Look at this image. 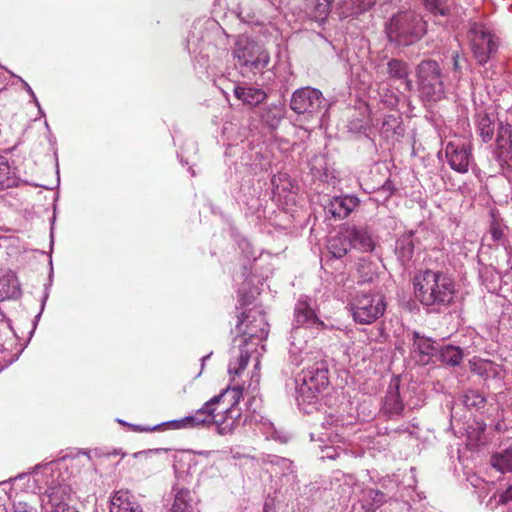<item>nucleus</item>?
Here are the masks:
<instances>
[{
    "label": "nucleus",
    "instance_id": "obj_1",
    "mask_svg": "<svg viewBox=\"0 0 512 512\" xmlns=\"http://www.w3.org/2000/svg\"><path fill=\"white\" fill-rule=\"evenodd\" d=\"M416 299L430 311L440 312L453 303L455 283L442 271L426 269L413 278Z\"/></svg>",
    "mask_w": 512,
    "mask_h": 512
},
{
    "label": "nucleus",
    "instance_id": "obj_2",
    "mask_svg": "<svg viewBox=\"0 0 512 512\" xmlns=\"http://www.w3.org/2000/svg\"><path fill=\"white\" fill-rule=\"evenodd\" d=\"M385 32L390 43L406 47L422 38L426 33V24L416 12L400 11L386 22Z\"/></svg>",
    "mask_w": 512,
    "mask_h": 512
},
{
    "label": "nucleus",
    "instance_id": "obj_3",
    "mask_svg": "<svg viewBox=\"0 0 512 512\" xmlns=\"http://www.w3.org/2000/svg\"><path fill=\"white\" fill-rule=\"evenodd\" d=\"M329 385V370L326 361L320 360L307 366L300 374V383L297 385L298 404H311L318 399Z\"/></svg>",
    "mask_w": 512,
    "mask_h": 512
},
{
    "label": "nucleus",
    "instance_id": "obj_4",
    "mask_svg": "<svg viewBox=\"0 0 512 512\" xmlns=\"http://www.w3.org/2000/svg\"><path fill=\"white\" fill-rule=\"evenodd\" d=\"M415 73L418 91L424 101L437 102L445 97L443 73L437 61H421L416 66Z\"/></svg>",
    "mask_w": 512,
    "mask_h": 512
},
{
    "label": "nucleus",
    "instance_id": "obj_5",
    "mask_svg": "<svg viewBox=\"0 0 512 512\" xmlns=\"http://www.w3.org/2000/svg\"><path fill=\"white\" fill-rule=\"evenodd\" d=\"M467 38L472 55L479 65H485L498 51V37L483 22H469Z\"/></svg>",
    "mask_w": 512,
    "mask_h": 512
},
{
    "label": "nucleus",
    "instance_id": "obj_6",
    "mask_svg": "<svg viewBox=\"0 0 512 512\" xmlns=\"http://www.w3.org/2000/svg\"><path fill=\"white\" fill-rule=\"evenodd\" d=\"M329 103L322 92L312 87H302L292 93L290 108L306 119L320 118L327 111Z\"/></svg>",
    "mask_w": 512,
    "mask_h": 512
},
{
    "label": "nucleus",
    "instance_id": "obj_7",
    "mask_svg": "<svg viewBox=\"0 0 512 512\" xmlns=\"http://www.w3.org/2000/svg\"><path fill=\"white\" fill-rule=\"evenodd\" d=\"M233 57L241 67L260 71L270 62L269 53L246 36H239L233 48Z\"/></svg>",
    "mask_w": 512,
    "mask_h": 512
},
{
    "label": "nucleus",
    "instance_id": "obj_8",
    "mask_svg": "<svg viewBox=\"0 0 512 512\" xmlns=\"http://www.w3.org/2000/svg\"><path fill=\"white\" fill-rule=\"evenodd\" d=\"M386 304L380 294L357 292L351 301V309L355 322L371 324L381 317Z\"/></svg>",
    "mask_w": 512,
    "mask_h": 512
},
{
    "label": "nucleus",
    "instance_id": "obj_9",
    "mask_svg": "<svg viewBox=\"0 0 512 512\" xmlns=\"http://www.w3.org/2000/svg\"><path fill=\"white\" fill-rule=\"evenodd\" d=\"M268 326L262 312L249 310L247 313L242 312L238 316L236 331L242 337V342L246 345L248 341H262L266 339L269 332Z\"/></svg>",
    "mask_w": 512,
    "mask_h": 512
},
{
    "label": "nucleus",
    "instance_id": "obj_10",
    "mask_svg": "<svg viewBox=\"0 0 512 512\" xmlns=\"http://www.w3.org/2000/svg\"><path fill=\"white\" fill-rule=\"evenodd\" d=\"M224 398V394H219L208 400L203 407L198 409L194 415L186 416L179 420H172L162 423L163 426H168L171 429H184L192 428L200 425H205L212 421V412L215 411V406L220 403Z\"/></svg>",
    "mask_w": 512,
    "mask_h": 512
},
{
    "label": "nucleus",
    "instance_id": "obj_11",
    "mask_svg": "<svg viewBox=\"0 0 512 512\" xmlns=\"http://www.w3.org/2000/svg\"><path fill=\"white\" fill-rule=\"evenodd\" d=\"M242 392L243 390L239 386L233 387L232 389H227L226 391L222 392L221 394H224V397L226 395H231L233 403L229 408L225 410V416H214V412H212V421L206 425L215 424L217 427V432L220 435L231 434L235 428L237 419L241 415L240 409L236 408V404L242 397Z\"/></svg>",
    "mask_w": 512,
    "mask_h": 512
},
{
    "label": "nucleus",
    "instance_id": "obj_12",
    "mask_svg": "<svg viewBox=\"0 0 512 512\" xmlns=\"http://www.w3.org/2000/svg\"><path fill=\"white\" fill-rule=\"evenodd\" d=\"M293 325L294 332L301 327L316 329L324 327V322L317 317L306 296H301L295 304Z\"/></svg>",
    "mask_w": 512,
    "mask_h": 512
},
{
    "label": "nucleus",
    "instance_id": "obj_13",
    "mask_svg": "<svg viewBox=\"0 0 512 512\" xmlns=\"http://www.w3.org/2000/svg\"><path fill=\"white\" fill-rule=\"evenodd\" d=\"M445 154L450 167L459 173H466L472 159L470 145L464 142H449L445 148Z\"/></svg>",
    "mask_w": 512,
    "mask_h": 512
},
{
    "label": "nucleus",
    "instance_id": "obj_14",
    "mask_svg": "<svg viewBox=\"0 0 512 512\" xmlns=\"http://www.w3.org/2000/svg\"><path fill=\"white\" fill-rule=\"evenodd\" d=\"M411 354L417 362L422 365L429 364L433 356H437L438 344L432 339L420 335L418 332L411 333Z\"/></svg>",
    "mask_w": 512,
    "mask_h": 512
},
{
    "label": "nucleus",
    "instance_id": "obj_15",
    "mask_svg": "<svg viewBox=\"0 0 512 512\" xmlns=\"http://www.w3.org/2000/svg\"><path fill=\"white\" fill-rule=\"evenodd\" d=\"M110 512H144L128 489H119L110 497Z\"/></svg>",
    "mask_w": 512,
    "mask_h": 512
},
{
    "label": "nucleus",
    "instance_id": "obj_16",
    "mask_svg": "<svg viewBox=\"0 0 512 512\" xmlns=\"http://www.w3.org/2000/svg\"><path fill=\"white\" fill-rule=\"evenodd\" d=\"M382 412L392 418L400 416L404 410V404L399 393V380L393 379L386 391L381 408Z\"/></svg>",
    "mask_w": 512,
    "mask_h": 512
},
{
    "label": "nucleus",
    "instance_id": "obj_17",
    "mask_svg": "<svg viewBox=\"0 0 512 512\" xmlns=\"http://www.w3.org/2000/svg\"><path fill=\"white\" fill-rule=\"evenodd\" d=\"M512 130L509 123L500 122L498 124L496 145L497 157L499 161L509 164L512 160Z\"/></svg>",
    "mask_w": 512,
    "mask_h": 512
},
{
    "label": "nucleus",
    "instance_id": "obj_18",
    "mask_svg": "<svg viewBox=\"0 0 512 512\" xmlns=\"http://www.w3.org/2000/svg\"><path fill=\"white\" fill-rule=\"evenodd\" d=\"M173 503L169 512H199L198 500L193 492L183 487H173Z\"/></svg>",
    "mask_w": 512,
    "mask_h": 512
},
{
    "label": "nucleus",
    "instance_id": "obj_19",
    "mask_svg": "<svg viewBox=\"0 0 512 512\" xmlns=\"http://www.w3.org/2000/svg\"><path fill=\"white\" fill-rule=\"evenodd\" d=\"M359 204L356 196L333 197L325 209L336 219L346 218Z\"/></svg>",
    "mask_w": 512,
    "mask_h": 512
},
{
    "label": "nucleus",
    "instance_id": "obj_20",
    "mask_svg": "<svg viewBox=\"0 0 512 512\" xmlns=\"http://www.w3.org/2000/svg\"><path fill=\"white\" fill-rule=\"evenodd\" d=\"M346 232L353 248L362 252H371L374 249V240L366 228L354 226L346 229Z\"/></svg>",
    "mask_w": 512,
    "mask_h": 512
},
{
    "label": "nucleus",
    "instance_id": "obj_21",
    "mask_svg": "<svg viewBox=\"0 0 512 512\" xmlns=\"http://www.w3.org/2000/svg\"><path fill=\"white\" fill-rule=\"evenodd\" d=\"M234 96L249 106H257L267 98L264 90L252 86H235Z\"/></svg>",
    "mask_w": 512,
    "mask_h": 512
},
{
    "label": "nucleus",
    "instance_id": "obj_22",
    "mask_svg": "<svg viewBox=\"0 0 512 512\" xmlns=\"http://www.w3.org/2000/svg\"><path fill=\"white\" fill-rule=\"evenodd\" d=\"M471 371L484 378H498L501 374V366L490 361L484 359H474L470 361Z\"/></svg>",
    "mask_w": 512,
    "mask_h": 512
},
{
    "label": "nucleus",
    "instance_id": "obj_23",
    "mask_svg": "<svg viewBox=\"0 0 512 512\" xmlns=\"http://www.w3.org/2000/svg\"><path fill=\"white\" fill-rule=\"evenodd\" d=\"M395 254L402 265L412 259L414 254L413 232L403 234L397 239Z\"/></svg>",
    "mask_w": 512,
    "mask_h": 512
},
{
    "label": "nucleus",
    "instance_id": "obj_24",
    "mask_svg": "<svg viewBox=\"0 0 512 512\" xmlns=\"http://www.w3.org/2000/svg\"><path fill=\"white\" fill-rule=\"evenodd\" d=\"M332 0H308V15L309 17L319 23H323L329 13Z\"/></svg>",
    "mask_w": 512,
    "mask_h": 512
},
{
    "label": "nucleus",
    "instance_id": "obj_25",
    "mask_svg": "<svg viewBox=\"0 0 512 512\" xmlns=\"http://www.w3.org/2000/svg\"><path fill=\"white\" fill-rule=\"evenodd\" d=\"M19 295V282L13 274H5L0 277V301L17 298Z\"/></svg>",
    "mask_w": 512,
    "mask_h": 512
},
{
    "label": "nucleus",
    "instance_id": "obj_26",
    "mask_svg": "<svg viewBox=\"0 0 512 512\" xmlns=\"http://www.w3.org/2000/svg\"><path fill=\"white\" fill-rule=\"evenodd\" d=\"M476 130L484 143L492 140L494 136V121L487 113L481 112L476 115Z\"/></svg>",
    "mask_w": 512,
    "mask_h": 512
},
{
    "label": "nucleus",
    "instance_id": "obj_27",
    "mask_svg": "<svg viewBox=\"0 0 512 512\" xmlns=\"http://www.w3.org/2000/svg\"><path fill=\"white\" fill-rule=\"evenodd\" d=\"M18 178L6 156L0 154V190L17 186Z\"/></svg>",
    "mask_w": 512,
    "mask_h": 512
},
{
    "label": "nucleus",
    "instance_id": "obj_28",
    "mask_svg": "<svg viewBox=\"0 0 512 512\" xmlns=\"http://www.w3.org/2000/svg\"><path fill=\"white\" fill-rule=\"evenodd\" d=\"M490 464L502 473L512 472V445L500 452L494 453L491 456Z\"/></svg>",
    "mask_w": 512,
    "mask_h": 512
},
{
    "label": "nucleus",
    "instance_id": "obj_29",
    "mask_svg": "<svg viewBox=\"0 0 512 512\" xmlns=\"http://www.w3.org/2000/svg\"><path fill=\"white\" fill-rule=\"evenodd\" d=\"M439 359L442 363L449 366H458L463 359V351L460 347L453 345H446L442 348H438Z\"/></svg>",
    "mask_w": 512,
    "mask_h": 512
},
{
    "label": "nucleus",
    "instance_id": "obj_30",
    "mask_svg": "<svg viewBox=\"0 0 512 512\" xmlns=\"http://www.w3.org/2000/svg\"><path fill=\"white\" fill-rule=\"evenodd\" d=\"M285 116V107L282 104L268 105L262 115V121L271 128H276Z\"/></svg>",
    "mask_w": 512,
    "mask_h": 512
},
{
    "label": "nucleus",
    "instance_id": "obj_31",
    "mask_svg": "<svg viewBox=\"0 0 512 512\" xmlns=\"http://www.w3.org/2000/svg\"><path fill=\"white\" fill-rule=\"evenodd\" d=\"M387 501V496L378 489H366L363 491V507L367 511H375Z\"/></svg>",
    "mask_w": 512,
    "mask_h": 512
},
{
    "label": "nucleus",
    "instance_id": "obj_32",
    "mask_svg": "<svg viewBox=\"0 0 512 512\" xmlns=\"http://www.w3.org/2000/svg\"><path fill=\"white\" fill-rule=\"evenodd\" d=\"M351 248L346 231L342 236L334 237L329 242V250L335 258H342Z\"/></svg>",
    "mask_w": 512,
    "mask_h": 512
},
{
    "label": "nucleus",
    "instance_id": "obj_33",
    "mask_svg": "<svg viewBox=\"0 0 512 512\" xmlns=\"http://www.w3.org/2000/svg\"><path fill=\"white\" fill-rule=\"evenodd\" d=\"M387 73L391 79H406L409 76V66L399 59H391L387 63Z\"/></svg>",
    "mask_w": 512,
    "mask_h": 512
},
{
    "label": "nucleus",
    "instance_id": "obj_34",
    "mask_svg": "<svg viewBox=\"0 0 512 512\" xmlns=\"http://www.w3.org/2000/svg\"><path fill=\"white\" fill-rule=\"evenodd\" d=\"M463 404L468 409H474L476 411L482 410L486 405V398L477 390H468L463 395Z\"/></svg>",
    "mask_w": 512,
    "mask_h": 512
},
{
    "label": "nucleus",
    "instance_id": "obj_35",
    "mask_svg": "<svg viewBox=\"0 0 512 512\" xmlns=\"http://www.w3.org/2000/svg\"><path fill=\"white\" fill-rule=\"evenodd\" d=\"M250 354L248 351L240 349V353L235 360H231L228 366L230 374L239 375L248 365Z\"/></svg>",
    "mask_w": 512,
    "mask_h": 512
},
{
    "label": "nucleus",
    "instance_id": "obj_36",
    "mask_svg": "<svg viewBox=\"0 0 512 512\" xmlns=\"http://www.w3.org/2000/svg\"><path fill=\"white\" fill-rule=\"evenodd\" d=\"M426 8L434 15L447 16L450 14V7L447 0H423Z\"/></svg>",
    "mask_w": 512,
    "mask_h": 512
},
{
    "label": "nucleus",
    "instance_id": "obj_37",
    "mask_svg": "<svg viewBox=\"0 0 512 512\" xmlns=\"http://www.w3.org/2000/svg\"><path fill=\"white\" fill-rule=\"evenodd\" d=\"M382 131L384 133L392 132L393 134H401L403 132V128L401 127L399 117L394 115H388L385 117L382 123Z\"/></svg>",
    "mask_w": 512,
    "mask_h": 512
},
{
    "label": "nucleus",
    "instance_id": "obj_38",
    "mask_svg": "<svg viewBox=\"0 0 512 512\" xmlns=\"http://www.w3.org/2000/svg\"><path fill=\"white\" fill-rule=\"evenodd\" d=\"M47 505L49 506V509L47 508L48 512H68L69 510L74 509L56 496L50 497Z\"/></svg>",
    "mask_w": 512,
    "mask_h": 512
},
{
    "label": "nucleus",
    "instance_id": "obj_39",
    "mask_svg": "<svg viewBox=\"0 0 512 512\" xmlns=\"http://www.w3.org/2000/svg\"><path fill=\"white\" fill-rule=\"evenodd\" d=\"M489 234L494 242H497L503 237V229L497 221H492L489 229Z\"/></svg>",
    "mask_w": 512,
    "mask_h": 512
},
{
    "label": "nucleus",
    "instance_id": "obj_40",
    "mask_svg": "<svg viewBox=\"0 0 512 512\" xmlns=\"http://www.w3.org/2000/svg\"><path fill=\"white\" fill-rule=\"evenodd\" d=\"M512 501V484L499 495L498 503L507 504Z\"/></svg>",
    "mask_w": 512,
    "mask_h": 512
},
{
    "label": "nucleus",
    "instance_id": "obj_41",
    "mask_svg": "<svg viewBox=\"0 0 512 512\" xmlns=\"http://www.w3.org/2000/svg\"><path fill=\"white\" fill-rule=\"evenodd\" d=\"M129 428L136 432H149V431H157L162 428V425H155L154 427H143L139 425L130 424Z\"/></svg>",
    "mask_w": 512,
    "mask_h": 512
},
{
    "label": "nucleus",
    "instance_id": "obj_42",
    "mask_svg": "<svg viewBox=\"0 0 512 512\" xmlns=\"http://www.w3.org/2000/svg\"><path fill=\"white\" fill-rule=\"evenodd\" d=\"M452 60H453V70H454V72L460 73L462 67H461V63H460V56H459V54L457 52L453 53Z\"/></svg>",
    "mask_w": 512,
    "mask_h": 512
},
{
    "label": "nucleus",
    "instance_id": "obj_43",
    "mask_svg": "<svg viewBox=\"0 0 512 512\" xmlns=\"http://www.w3.org/2000/svg\"><path fill=\"white\" fill-rule=\"evenodd\" d=\"M290 360H291V362H292L293 364H295V365H297V366H298V365H300V364L302 363V361H303V359H302V358H300V357L297 355L296 351H294L293 349H291V350H290Z\"/></svg>",
    "mask_w": 512,
    "mask_h": 512
},
{
    "label": "nucleus",
    "instance_id": "obj_44",
    "mask_svg": "<svg viewBox=\"0 0 512 512\" xmlns=\"http://www.w3.org/2000/svg\"><path fill=\"white\" fill-rule=\"evenodd\" d=\"M23 86H24L25 90L29 93V95H30L32 98H34V99H35V98H36V97H35V94H34L33 90L31 89V87L29 86V84H28L27 82L23 81Z\"/></svg>",
    "mask_w": 512,
    "mask_h": 512
},
{
    "label": "nucleus",
    "instance_id": "obj_45",
    "mask_svg": "<svg viewBox=\"0 0 512 512\" xmlns=\"http://www.w3.org/2000/svg\"><path fill=\"white\" fill-rule=\"evenodd\" d=\"M405 83V87L408 91H411L413 89L412 81L407 77L406 79H403Z\"/></svg>",
    "mask_w": 512,
    "mask_h": 512
},
{
    "label": "nucleus",
    "instance_id": "obj_46",
    "mask_svg": "<svg viewBox=\"0 0 512 512\" xmlns=\"http://www.w3.org/2000/svg\"><path fill=\"white\" fill-rule=\"evenodd\" d=\"M0 502H2V499L0 498ZM0 512H8V509L6 508L5 504L0 503Z\"/></svg>",
    "mask_w": 512,
    "mask_h": 512
},
{
    "label": "nucleus",
    "instance_id": "obj_47",
    "mask_svg": "<svg viewBox=\"0 0 512 512\" xmlns=\"http://www.w3.org/2000/svg\"><path fill=\"white\" fill-rule=\"evenodd\" d=\"M384 189H387V190H390L391 189V183L389 181H387L384 186H383Z\"/></svg>",
    "mask_w": 512,
    "mask_h": 512
},
{
    "label": "nucleus",
    "instance_id": "obj_48",
    "mask_svg": "<svg viewBox=\"0 0 512 512\" xmlns=\"http://www.w3.org/2000/svg\"><path fill=\"white\" fill-rule=\"evenodd\" d=\"M118 422L122 425H126L129 427L130 424H128L127 422L123 421V420H118Z\"/></svg>",
    "mask_w": 512,
    "mask_h": 512
},
{
    "label": "nucleus",
    "instance_id": "obj_49",
    "mask_svg": "<svg viewBox=\"0 0 512 512\" xmlns=\"http://www.w3.org/2000/svg\"><path fill=\"white\" fill-rule=\"evenodd\" d=\"M160 451H161V449H150V450H148V452H154V453H158Z\"/></svg>",
    "mask_w": 512,
    "mask_h": 512
},
{
    "label": "nucleus",
    "instance_id": "obj_50",
    "mask_svg": "<svg viewBox=\"0 0 512 512\" xmlns=\"http://www.w3.org/2000/svg\"><path fill=\"white\" fill-rule=\"evenodd\" d=\"M46 299H47V295L44 296L43 303H42V308L44 307V303H45Z\"/></svg>",
    "mask_w": 512,
    "mask_h": 512
},
{
    "label": "nucleus",
    "instance_id": "obj_51",
    "mask_svg": "<svg viewBox=\"0 0 512 512\" xmlns=\"http://www.w3.org/2000/svg\"><path fill=\"white\" fill-rule=\"evenodd\" d=\"M241 14H242V11H241V10H240V11H237V15H238V17H240V16H241Z\"/></svg>",
    "mask_w": 512,
    "mask_h": 512
},
{
    "label": "nucleus",
    "instance_id": "obj_52",
    "mask_svg": "<svg viewBox=\"0 0 512 512\" xmlns=\"http://www.w3.org/2000/svg\"><path fill=\"white\" fill-rule=\"evenodd\" d=\"M208 357H209V355L206 356V357H202V361H205V359L208 358Z\"/></svg>",
    "mask_w": 512,
    "mask_h": 512
},
{
    "label": "nucleus",
    "instance_id": "obj_53",
    "mask_svg": "<svg viewBox=\"0 0 512 512\" xmlns=\"http://www.w3.org/2000/svg\"><path fill=\"white\" fill-rule=\"evenodd\" d=\"M142 451H139V453H136L135 456H138L139 454H142Z\"/></svg>",
    "mask_w": 512,
    "mask_h": 512
},
{
    "label": "nucleus",
    "instance_id": "obj_54",
    "mask_svg": "<svg viewBox=\"0 0 512 512\" xmlns=\"http://www.w3.org/2000/svg\"><path fill=\"white\" fill-rule=\"evenodd\" d=\"M68 512H78V511L73 509V510H69Z\"/></svg>",
    "mask_w": 512,
    "mask_h": 512
}]
</instances>
